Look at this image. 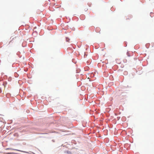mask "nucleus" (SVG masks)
Masks as SVG:
<instances>
[{
    "label": "nucleus",
    "mask_w": 154,
    "mask_h": 154,
    "mask_svg": "<svg viewBox=\"0 0 154 154\" xmlns=\"http://www.w3.org/2000/svg\"><path fill=\"white\" fill-rule=\"evenodd\" d=\"M67 153L68 154H71V153L70 152V151H68L67 152Z\"/></svg>",
    "instance_id": "f257e3e1"
},
{
    "label": "nucleus",
    "mask_w": 154,
    "mask_h": 154,
    "mask_svg": "<svg viewBox=\"0 0 154 154\" xmlns=\"http://www.w3.org/2000/svg\"><path fill=\"white\" fill-rule=\"evenodd\" d=\"M66 40L67 41V42H69V38H66Z\"/></svg>",
    "instance_id": "f03ea898"
}]
</instances>
